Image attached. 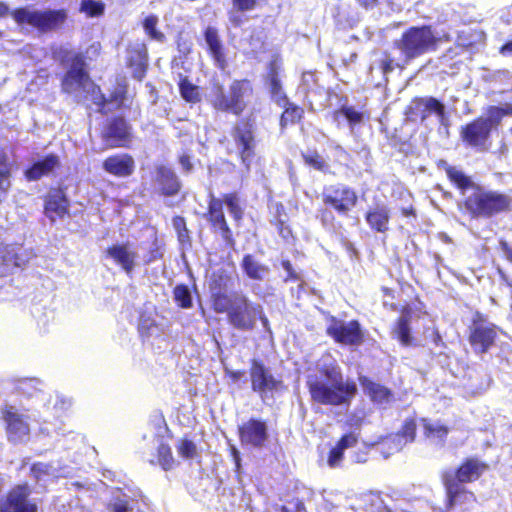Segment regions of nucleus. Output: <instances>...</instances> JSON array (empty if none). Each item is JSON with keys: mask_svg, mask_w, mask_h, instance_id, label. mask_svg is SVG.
Segmentation results:
<instances>
[{"mask_svg": "<svg viewBox=\"0 0 512 512\" xmlns=\"http://www.w3.org/2000/svg\"><path fill=\"white\" fill-rule=\"evenodd\" d=\"M319 366L322 375L307 381L312 399L323 405L349 404L357 392L356 384L343 380L339 366L329 356H324Z\"/></svg>", "mask_w": 512, "mask_h": 512, "instance_id": "obj_1", "label": "nucleus"}, {"mask_svg": "<svg viewBox=\"0 0 512 512\" xmlns=\"http://www.w3.org/2000/svg\"><path fill=\"white\" fill-rule=\"evenodd\" d=\"M252 86L248 80H234L227 92L219 84H215L210 95L212 106L220 111L240 115L246 108V98L252 94Z\"/></svg>", "mask_w": 512, "mask_h": 512, "instance_id": "obj_2", "label": "nucleus"}, {"mask_svg": "<svg viewBox=\"0 0 512 512\" xmlns=\"http://www.w3.org/2000/svg\"><path fill=\"white\" fill-rule=\"evenodd\" d=\"M511 199L496 191H487L476 187L465 199V209L476 218H488L510 207Z\"/></svg>", "mask_w": 512, "mask_h": 512, "instance_id": "obj_3", "label": "nucleus"}, {"mask_svg": "<svg viewBox=\"0 0 512 512\" xmlns=\"http://www.w3.org/2000/svg\"><path fill=\"white\" fill-rule=\"evenodd\" d=\"M13 18L19 24H28L41 32H50L63 26L67 20V12L60 10H36L30 8L17 9Z\"/></svg>", "mask_w": 512, "mask_h": 512, "instance_id": "obj_4", "label": "nucleus"}, {"mask_svg": "<svg viewBox=\"0 0 512 512\" xmlns=\"http://www.w3.org/2000/svg\"><path fill=\"white\" fill-rule=\"evenodd\" d=\"M261 305L252 303L244 294L233 293L229 306V322L239 330H251L255 327Z\"/></svg>", "mask_w": 512, "mask_h": 512, "instance_id": "obj_5", "label": "nucleus"}, {"mask_svg": "<svg viewBox=\"0 0 512 512\" xmlns=\"http://www.w3.org/2000/svg\"><path fill=\"white\" fill-rule=\"evenodd\" d=\"M84 60L81 55H76L73 58L70 69L67 71L62 81V89L70 94H75L81 98L84 93L96 94L97 87L90 80L88 74L84 70ZM97 96H93V100L96 101Z\"/></svg>", "mask_w": 512, "mask_h": 512, "instance_id": "obj_6", "label": "nucleus"}, {"mask_svg": "<svg viewBox=\"0 0 512 512\" xmlns=\"http://www.w3.org/2000/svg\"><path fill=\"white\" fill-rule=\"evenodd\" d=\"M251 388L263 401L282 388V381L258 360H252L249 371Z\"/></svg>", "mask_w": 512, "mask_h": 512, "instance_id": "obj_7", "label": "nucleus"}, {"mask_svg": "<svg viewBox=\"0 0 512 512\" xmlns=\"http://www.w3.org/2000/svg\"><path fill=\"white\" fill-rule=\"evenodd\" d=\"M435 42L436 39L429 28H411L403 34L398 46L407 58H414L428 51Z\"/></svg>", "mask_w": 512, "mask_h": 512, "instance_id": "obj_8", "label": "nucleus"}, {"mask_svg": "<svg viewBox=\"0 0 512 512\" xmlns=\"http://www.w3.org/2000/svg\"><path fill=\"white\" fill-rule=\"evenodd\" d=\"M232 136L238 149L241 162L246 169L249 170L255 156L256 147L253 124L244 120L238 122L234 127Z\"/></svg>", "mask_w": 512, "mask_h": 512, "instance_id": "obj_9", "label": "nucleus"}, {"mask_svg": "<svg viewBox=\"0 0 512 512\" xmlns=\"http://www.w3.org/2000/svg\"><path fill=\"white\" fill-rule=\"evenodd\" d=\"M470 331L469 342L476 353H486L493 346L497 336L496 326L486 322L480 313L475 314Z\"/></svg>", "mask_w": 512, "mask_h": 512, "instance_id": "obj_10", "label": "nucleus"}, {"mask_svg": "<svg viewBox=\"0 0 512 512\" xmlns=\"http://www.w3.org/2000/svg\"><path fill=\"white\" fill-rule=\"evenodd\" d=\"M323 203L331 206L339 214H347L357 203L356 192L345 186L337 185L326 188L322 194Z\"/></svg>", "mask_w": 512, "mask_h": 512, "instance_id": "obj_11", "label": "nucleus"}, {"mask_svg": "<svg viewBox=\"0 0 512 512\" xmlns=\"http://www.w3.org/2000/svg\"><path fill=\"white\" fill-rule=\"evenodd\" d=\"M1 412L6 423L9 441L14 443L26 441L29 437L30 428L25 416L20 414L14 406L10 405H5Z\"/></svg>", "mask_w": 512, "mask_h": 512, "instance_id": "obj_12", "label": "nucleus"}, {"mask_svg": "<svg viewBox=\"0 0 512 512\" xmlns=\"http://www.w3.org/2000/svg\"><path fill=\"white\" fill-rule=\"evenodd\" d=\"M327 333L335 341L345 345H359L363 341V333L357 321L344 322L332 317L327 326Z\"/></svg>", "mask_w": 512, "mask_h": 512, "instance_id": "obj_13", "label": "nucleus"}, {"mask_svg": "<svg viewBox=\"0 0 512 512\" xmlns=\"http://www.w3.org/2000/svg\"><path fill=\"white\" fill-rule=\"evenodd\" d=\"M105 256L120 266L127 274L134 270L139 258L137 248L131 242L113 244L106 249Z\"/></svg>", "mask_w": 512, "mask_h": 512, "instance_id": "obj_14", "label": "nucleus"}, {"mask_svg": "<svg viewBox=\"0 0 512 512\" xmlns=\"http://www.w3.org/2000/svg\"><path fill=\"white\" fill-rule=\"evenodd\" d=\"M30 490L27 485H18L0 502V512H36L37 505L29 499Z\"/></svg>", "mask_w": 512, "mask_h": 512, "instance_id": "obj_15", "label": "nucleus"}, {"mask_svg": "<svg viewBox=\"0 0 512 512\" xmlns=\"http://www.w3.org/2000/svg\"><path fill=\"white\" fill-rule=\"evenodd\" d=\"M490 133L491 129L488 127V124L478 118L462 128L461 137L468 145L479 151H486L489 147L488 140Z\"/></svg>", "mask_w": 512, "mask_h": 512, "instance_id": "obj_16", "label": "nucleus"}, {"mask_svg": "<svg viewBox=\"0 0 512 512\" xmlns=\"http://www.w3.org/2000/svg\"><path fill=\"white\" fill-rule=\"evenodd\" d=\"M239 435L242 444L261 448L268 440V427L266 422L251 418L240 426Z\"/></svg>", "mask_w": 512, "mask_h": 512, "instance_id": "obj_17", "label": "nucleus"}, {"mask_svg": "<svg viewBox=\"0 0 512 512\" xmlns=\"http://www.w3.org/2000/svg\"><path fill=\"white\" fill-rule=\"evenodd\" d=\"M102 138L109 147H125L131 141L130 128L124 119H113L102 131Z\"/></svg>", "mask_w": 512, "mask_h": 512, "instance_id": "obj_18", "label": "nucleus"}, {"mask_svg": "<svg viewBox=\"0 0 512 512\" xmlns=\"http://www.w3.org/2000/svg\"><path fill=\"white\" fill-rule=\"evenodd\" d=\"M21 251L22 248L16 246L0 247V277L12 273L16 268L25 264Z\"/></svg>", "mask_w": 512, "mask_h": 512, "instance_id": "obj_19", "label": "nucleus"}, {"mask_svg": "<svg viewBox=\"0 0 512 512\" xmlns=\"http://www.w3.org/2000/svg\"><path fill=\"white\" fill-rule=\"evenodd\" d=\"M444 482L449 498V507L471 504L476 501L474 494L464 490L454 477L446 475Z\"/></svg>", "mask_w": 512, "mask_h": 512, "instance_id": "obj_20", "label": "nucleus"}, {"mask_svg": "<svg viewBox=\"0 0 512 512\" xmlns=\"http://www.w3.org/2000/svg\"><path fill=\"white\" fill-rule=\"evenodd\" d=\"M103 168L115 176L126 177L134 170V160L127 154L111 156L104 161Z\"/></svg>", "mask_w": 512, "mask_h": 512, "instance_id": "obj_21", "label": "nucleus"}, {"mask_svg": "<svg viewBox=\"0 0 512 512\" xmlns=\"http://www.w3.org/2000/svg\"><path fill=\"white\" fill-rule=\"evenodd\" d=\"M68 212V200L61 190L51 191L45 204V213L51 221L62 218Z\"/></svg>", "mask_w": 512, "mask_h": 512, "instance_id": "obj_22", "label": "nucleus"}, {"mask_svg": "<svg viewBox=\"0 0 512 512\" xmlns=\"http://www.w3.org/2000/svg\"><path fill=\"white\" fill-rule=\"evenodd\" d=\"M156 182L165 195H174L180 189V183L175 173L165 166L157 168Z\"/></svg>", "mask_w": 512, "mask_h": 512, "instance_id": "obj_23", "label": "nucleus"}, {"mask_svg": "<svg viewBox=\"0 0 512 512\" xmlns=\"http://www.w3.org/2000/svg\"><path fill=\"white\" fill-rule=\"evenodd\" d=\"M410 110H417L420 113L421 121L424 122L431 113H435L442 122L444 119V106L434 98L417 99L413 101Z\"/></svg>", "mask_w": 512, "mask_h": 512, "instance_id": "obj_24", "label": "nucleus"}, {"mask_svg": "<svg viewBox=\"0 0 512 512\" xmlns=\"http://www.w3.org/2000/svg\"><path fill=\"white\" fill-rule=\"evenodd\" d=\"M59 158L55 155H49L42 160L33 164V166L26 171V177L29 180H38L42 176L50 174L56 167L59 166Z\"/></svg>", "mask_w": 512, "mask_h": 512, "instance_id": "obj_25", "label": "nucleus"}, {"mask_svg": "<svg viewBox=\"0 0 512 512\" xmlns=\"http://www.w3.org/2000/svg\"><path fill=\"white\" fill-rule=\"evenodd\" d=\"M205 41L209 51L214 58L217 66L220 68L225 67V56L223 53V45L218 36L217 30L213 27H208L205 31Z\"/></svg>", "mask_w": 512, "mask_h": 512, "instance_id": "obj_26", "label": "nucleus"}, {"mask_svg": "<svg viewBox=\"0 0 512 512\" xmlns=\"http://www.w3.org/2000/svg\"><path fill=\"white\" fill-rule=\"evenodd\" d=\"M485 469V465L477 460L466 461L457 471L456 481L458 483L471 482L479 478Z\"/></svg>", "mask_w": 512, "mask_h": 512, "instance_id": "obj_27", "label": "nucleus"}, {"mask_svg": "<svg viewBox=\"0 0 512 512\" xmlns=\"http://www.w3.org/2000/svg\"><path fill=\"white\" fill-rule=\"evenodd\" d=\"M241 266L246 275L254 280L262 281L269 274V268L266 265L258 262L251 255H246L243 258Z\"/></svg>", "mask_w": 512, "mask_h": 512, "instance_id": "obj_28", "label": "nucleus"}, {"mask_svg": "<svg viewBox=\"0 0 512 512\" xmlns=\"http://www.w3.org/2000/svg\"><path fill=\"white\" fill-rule=\"evenodd\" d=\"M368 224L379 232L387 230L389 221V211L386 207H377L373 211H369L366 215Z\"/></svg>", "mask_w": 512, "mask_h": 512, "instance_id": "obj_29", "label": "nucleus"}, {"mask_svg": "<svg viewBox=\"0 0 512 512\" xmlns=\"http://www.w3.org/2000/svg\"><path fill=\"white\" fill-rule=\"evenodd\" d=\"M508 115H512V104L506 103L501 107L490 106L487 109L486 116L480 117V119L484 120L492 130L500 124L504 116Z\"/></svg>", "mask_w": 512, "mask_h": 512, "instance_id": "obj_30", "label": "nucleus"}, {"mask_svg": "<svg viewBox=\"0 0 512 512\" xmlns=\"http://www.w3.org/2000/svg\"><path fill=\"white\" fill-rule=\"evenodd\" d=\"M361 382L364 390L368 393L373 401L383 404L390 400L391 393L386 387L369 381L366 378L362 379Z\"/></svg>", "mask_w": 512, "mask_h": 512, "instance_id": "obj_31", "label": "nucleus"}, {"mask_svg": "<svg viewBox=\"0 0 512 512\" xmlns=\"http://www.w3.org/2000/svg\"><path fill=\"white\" fill-rule=\"evenodd\" d=\"M270 92L272 98L279 106H285L287 104V98L282 90V86L280 80L278 78L277 72L272 67L270 71Z\"/></svg>", "mask_w": 512, "mask_h": 512, "instance_id": "obj_32", "label": "nucleus"}, {"mask_svg": "<svg viewBox=\"0 0 512 512\" xmlns=\"http://www.w3.org/2000/svg\"><path fill=\"white\" fill-rule=\"evenodd\" d=\"M424 433L427 437L438 438L443 440L449 429L447 426L443 425L439 421H429L427 419H423Z\"/></svg>", "mask_w": 512, "mask_h": 512, "instance_id": "obj_33", "label": "nucleus"}, {"mask_svg": "<svg viewBox=\"0 0 512 512\" xmlns=\"http://www.w3.org/2000/svg\"><path fill=\"white\" fill-rule=\"evenodd\" d=\"M405 446V443L402 441V436L399 434H395L386 440H384L380 446L379 450L383 454L385 458L389 455L394 454L400 451Z\"/></svg>", "mask_w": 512, "mask_h": 512, "instance_id": "obj_34", "label": "nucleus"}, {"mask_svg": "<svg viewBox=\"0 0 512 512\" xmlns=\"http://www.w3.org/2000/svg\"><path fill=\"white\" fill-rule=\"evenodd\" d=\"M446 173L449 179L455 183L459 189L465 190L474 187V183L470 177L466 176L461 170L455 167H448Z\"/></svg>", "mask_w": 512, "mask_h": 512, "instance_id": "obj_35", "label": "nucleus"}, {"mask_svg": "<svg viewBox=\"0 0 512 512\" xmlns=\"http://www.w3.org/2000/svg\"><path fill=\"white\" fill-rule=\"evenodd\" d=\"M394 333L403 345L411 343L410 328H409V315L402 314L399 318Z\"/></svg>", "mask_w": 512, "mask_h": 512, "instance_id": "obj_36", "label": "nucleus"}, {"mask_svg": "<svg viewBox=\"0 0 512 512\" xmlns=\"http://www.w3.org/2000/svg\"><path fill=\"white\" fill-rule=\"evenodd\" d=\"M181 96L187 101L196 103L200 100V93L198 86L192 84L187 79L181 80L179 83Z\"/></svg>", "mask_w": 512, "mask_h": 512, "instance_id": "obj_37", "label": "nucleus"}, {"mask_svg": "<svg viewBox=\"0 0 512 512\" xmlns=\"http://www.w3.org/2000/svg\"><path fill=\"white\" fill-rule=\"evenodd\" d=\"M157 24L158 17L155 15H149L143 21L144 30L150 36V38L159 42H163L165 36L162 32L156 29Z\"/></svg>", "mask_w": 512, "mask_h": 512, "instance_id": "obj_38", "label": "nucleus"}, {"mask_svg": "<svg viewBox=\"0 0 512 512\" xmlns=\"http://www.w3.org/2000/svg\"><path fill=\"white\" fill-rule=\"evenodd\" d=\"M80 11L85 13L88 17H96L103 14L104 5L99 1L83 0Z\"/></svg>", "mask_w": 512, "mask_h": 512, "instance_id": "obj_39", "label": "nucleus"}, {"mask_svg": "<svg viewBox=\"0 0 512 512\" xmlns=\"http://www.w3.org/2000/svg\"><path fill=\"white\" fill-rule=\"evenodd\" d=\"M224 203L226 204L229 213L233 215L234 219L236 221H239L242 219L243 210L240 206V201L237 195L235 194H229L225 195L224 197Z\"/></svg>", "mask_w": 512, "mask_h": 512, "instance_id": "obj_40", "label": "nucleus"}, {"mask_svg": "<svg viewBox=\"0 0 512 512\" xmlns=\"http://www.w3.org/2000/svg\"><path fill=\"white\" fill-rule=\"evenodd\" d=\"M158 459L159 464L162 466L164 470H169L173 467L174 459L172 456L171 449L166 444H161L158 447Z\"/></svg>", "mask_w": 512, "mask_h": 512, "instance_id": "obj_41", "label": "nucleus"}, {"mask_svg": "<svg viewBox=\"0 0 512 512\" xmlns=\"http://www.w3.org/2000/svg\"><path fill=\"white\" fill-rule=\"evenodd\" d=\"M174 298L182 308H189L192 305L190 291L185 286H177L174 289Z\"/></svg>", "mask_w": 512, "mask_h": 512, "instance_id": "obj_42", "label": "nucleus"}, {"mask_svg": "<svg viewBox=\"0 0 512 512\" xmlns=\"http://www.w3.org/2000/svg\"><path fill=\"white\" fill-rule=\"evenodd\" d=\"M109 509L112 512H133L134 510L126 496L114 498L109 504Z\"/></svg>", "mask_w": 512, "mask_h": 512, "instance_id": "obj_43", "label": "nucleus"}, {"mask_svg": "<svg viewBox=\"0 0 512 512\" xmlns=\"http://www.w3.org/2000/svg\"><path fill=\"white\" fill-rule=\"evenodd\" d=\"M179 455L186 459H192L197 454L196 445L187 439H182L177 447Z\"/></svg>", "mask_w": 512, "mask_h": 512, "instance_id": "obj_44", "label": "nucleus"}, {"mask_svg": "<svg viewBox=\"0 0 512 512\" xmlns=\"http://www.w3.org/2000/svg\"><path fill=\"white\" fill-rule=\"evenodd\" d=\"M303 157L305 163L316 170L324 171L325 168L327 167L325 160L317 152L305 154L303 155Z\"/></svg>", "mask_w": 512, "mask_h": 512, "instance_id": "obj_45", "label": "nucleus"}, {"mask_svg": "<svg viewBox=\"0 0 512 512\" xmlns=\"http://www.w3.org/2000/svg\"><path fill=\"white\" fill-rule=\"evenodd\" d=\"M302 116V110L298 107H288L283 112L281 116V126H286L289 123H294L296 120L300 119Z\"/></svg>", "mask_w": 512, "mask_h": 512, "instance_id": "obj_46", "label": "nucleus"}, {"mask_svg": "<svg viewBox=\"0 0 512 512\" xmlns=\"http://www.w3.org/2000/svg\"><path fill=\"white\" fill-rule=\"evenodd\" d=\"M209 214L210 220L213 223V225L218 226L222 230L224 238H228V235L230 234V229L228 228L227 223L225 221L223 211L221 210L219 212L217 211Z\"/></svg>", "mask_w": 512, "mask_h": 512, "instance_id": "obj_47", "label": "nucleus"}, {"mask_svg": "<svg viewBox=\"0 0 512 512\" xmlns=\"http://www.w3.org/2000/svg\"><path fill=\"white\" fill-rule=\"evenodd\" d=\"M416 433V423L414 420H407L404 423V426L402 428L401 433H398L400 436H402V441L405 443V445L408 442H412L415 438Z\"/></svg>", "mask_w": 512, "mask_h": 512, "instance_id": "obj_48", "label": "nucleus"}, {"mask_svg": "<svg viewBox=\"0 0 512 512\" xmlns=\"http://www.w3.org/2000/svg\"><path fill=\"white\" fill-rule=\"evenodd\" d=\"M52 56L55 60L64 63L70 60L73 62V58L76 55L72 56L71 51L65 46H56L52 48Z\"/></svg>", "mask_w": 512, "mask_h": 512, "instance_id": "obj_49", "label": "nucleus"}, {"mask_svg": "<svg viewBox=\"0 0 512 512\" xmlns=\"http://www.w3.org/2000/svg\"><path fill=\"white\" fill-rule=\"evenodd\" d=\"M32 472L37 479H40L42 475L57 476L55 468L46 463L34 464L32 467Z\"/></svg>", "mask_w": 512, "mask_h": 512, "instance_id": "obj_50", "label": "nucleus"}, {"mask_svg": "<svg viewBox=\"0 0 512 512\" xmlns=\"http://www.w3.org/2000/svg\"><path fill=\"white\" fill-rule=\"evenodd\" d=\"M233 294L226 296V295H218L216 296L214 300V309L216 312L223 313L227 312L229 314V306H230V300Z\"/></svg>", "mask_w": 512, "mask_h": 512, "instance_id": "obj_51", "label": "nucleus"}, {"mask_svg": "<svg viewBox=\"0 0 512 512\" xmlns=\"http://www.w3.org/2000/svg\"><path fill=\"white\" fill-rule=\"evenodd\" d=\"M173 227L178 233L180 241H185L188 237V231L186 229V222L183 217L176 216L173 218Z\"/></svg>", "mask_w": 512, "mask_h": 512, "instance_id": "obj_52", "label": "nucleus"}, {"mask_svg": "<svg viewBox=\"0 0 512 512\" xmlns=\"http://www.w3.org/2000/svg\"><path fill=\"white\" fill-rule=\"evenodd\" d=\"M344 450L341 449L338 445H336L329 454L328 457V465L332 468L337 467L343 458Z\"/></svg>", "mask_w": 512, "mask_h": 512, "instance_id": "obj_53", "label": "nucleus"}, {"mask_svg": "<svg viewBox=\"0 0 512 512\" xmlns=\"http://www.w3.org/2000/svg\"><path fill=\"white\" fill-rule=\"evenodd\" d=\"M341 113H343V115L347 118V120L351 124L360 123L362 121V118H363V115L360 112L356 111L352 107H344V108H342Z\"/></svg>", "mask_w": 512, "mask_h": 512, "instance_id": "obj_54", "label": "nucleus"}, {"mask_svg": "<svg viewBox=\"0 0 512 512\" xmlns=\"http://www.w3.org/2000/svg\"><path fill=\"white\" fill-rule=\"evenodd\" d=\"M357 441V435L354 433H349L347 435H344L337 445L345 451L346 449L353 447L357 443Z\"/></svg>", "mask_w": 512, "mask_h": 512, "instance_id": "obj_55", "label": "nucleus"}, {"mask_svg": "<svg viewBox=\"0 0 512 512\" xmlns=\"http://www.w3.org/2000/svg\"><path fill=\"white\" fill-rule=\"evenodd\" d=\"M10 187L9 174L7 172H0V201L5 197Z\"/></svg>", "mask_w": 512, "mask_h": 512, "instance_id": "obj_56", "label": "nucleus"}, {"mask_svg": "<svg viewBox=\"0 0 512 512\" xmlns=\"http://www.w3.org/2000/svg\"><path fill=\"white\" fill-rule=\"evenodd\" d=\"M254 5L255 0H234V6L241 11L250 10Z\"/></svg>", "mask_w": 512, "mask_h": 512, "instance_id": "obj_57", "label": "nucleus"}, {"mask_svg": "<svg viewBox=\"0 0 512 512\" xmlns=\"http://www.w3.org/2000/svg\"><path fill=\"white\" fill-rule=\"evenodd\" d=\"M38 381L36 379H26L20 383L19 389L28 395H31L30 388L34 387Z\"/></svg>", "mask_w": 512, "mask_h": 512, "instance_id": "obj_58", "label": "nucleus"}, {"mask_svg": "<svg viewBox=\"0 0 512 512\" xmlns=\"http://www.w3.org/2000/svg\"><path fill=\"white\" fill-rule=\"evenodd\" d=\"M179 162L184 171L189 172L192 169V163L190 161V156L187 154H183L179 158Z\"/></svg>", "mask_w": 512, "mask_h": 512, "instance_id": "obj_59", "label": "nucleus"}, {"mask_svg": "<svg viewBox=\"0 0 512 512\" xmlns=\"http://www.w3.org/2000/svg\"><path fill=\"white\" fill-rule=\"evenodd\" d=\"M222 210V201L219 199H212L209 204V213L219 212Z\"/></svg>", "mask_w": 512, "mask_h": 512, "instance_id": "obj_60", "label": "nucleus"}, {"mask_svg": "<svg viewBox=\"0 0 512 512\" xmlns=\"http://www.w3.org/2000/svg\"><path fill=\"white\" fill-rule=\"evenodd\" d=\"M500 246L505 257L512 262V248L504 241L500 242Z\"/></svg>", "mask_w": 512, "mask_h": 512, "instance_id": "obj_61", "label": "nucleus"}, {"mask_svg": "<svg viewBox=\"0 0 512 512\" xmlns=\"http://www.w3.org/2000/svg\"><path fill=\"white\" fill-rule=\"evenodd\" d=\"M282 267H283V268L285 269V271L288 273V276H289L290 278H295V277H296V275H295V273H294V271H293V268H292V265H291L290 261H288V260H284V261L282 262Z\"/></svg>", "mask_w": 512, "mask_h": 512, "instance_id": "obj_62", "label": "nucleus"}, {"mask_svg": "<svg viewBox=\"0 0 512 512\" xmlns=\"http://www.w3.org/2000/svg\"><path fill=\"white\" fill-rule=\"evenodd\" d=\"M500 53L504 56L512 55V41L507 42L500 49Z\"/></svg>", "mask_w": 512, "mask_h": 512, "instance_id": "obj_63", "label": "nucleus"}, {"mask_svg": "<svg viewBox=\"0 0 512 512\" xmlns=\"http://www.w3.org/2000/svg\"><path fill=\"white\" fill-rule=\"evenodd\" d=\"M228 373L233 381H238L240 378L244 376V372L242 371H229Z\"/></svg>", "mask_w": 512, "mask_h": 512, "instance_id": "obj_64", "label": "nucleus"}]
</instances>
